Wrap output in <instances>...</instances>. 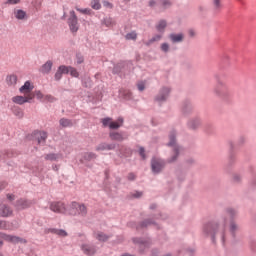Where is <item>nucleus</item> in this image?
I'll use <instances>...</instances> for the list:
<instances>
[{
    "label": "nucleus",
    "mask_w": 256,
    "mask_h": 256,
    "mask_svg": "<svg viewBox=\"0 0 256 256\" xmlns=\"http://www.w3.org/2000/svg\"><path fill=\"white\" fill-rule=\"evenodd\" d=\"M235 217H237V210L234 208L226 209L225 214L219 219L218 222H209L203 226V233L215 239V233L220 231L222 235V241H225V229L229 223V231L233 237L235 233L239 231V224L235 222Z\"/></svg>",
    "instance_id": "f257e3e1"
},
{
    "label": "nucleus",
    "mask_w": 256,
    "mask_h": 256,
    "mask_svg": "<svg viewBox=\"0 0 256 256\" xmlns=\"http://www.w3.org/2000/svg\"><path fill=\"white\" fill-rule=\"evenodd\" d=\"M213 94L221 101H229L231 99V90L229 89V85L227 82L221 80V78H217L216 86L213 89Z\"/></svg>",
    "instance_id": "f03ea898"
},
{
    "label": "nucleus",
    "mask_w": 256,
    "mask_h": 256,
    "mask_svg": "<svg viewBox=\"0 0 256 256\" xmlns=\"http://www.w3.org/2000/svg\"><path fill=\"white\" fill-rule=\"evenodd\" d=\"M68 215H81V217H85L87 215V206L72 202L68 208Z\"/></svg>",
    "instance_id": "7ed1b4c3"
},
{
    "label": "nucleus",
    "mask_w": 256,
    "mask_h": 256,
    "mask_svg": "<svg viewBox=\"0 0 256 256\" xmlns=\"http://www.w3.org/2000/svg\"><path fill=\"white\" fill-rule=\"evenodd\" d=\"M169 139L168 147H173L174 155L168 160V163H174V161H177V157H179V151H181V148L175 142V132L170 134Z\"/></svg>",
    "instance_id": "20e7f679"
},
{
    "label": "nucleus",
    "mask_w": 256,
    "mask_h": 256,
    "mask_svg": "<svg viewBox=\"0 0 256 256\" xmlns=\"http://www.w3.org/2000/svg\"><path fill=\"white\" fill-rule=\"evenodd\" d=\"M68 26L71 33H77L79 31V19L77 14L73 10L70 11V17L68 18Z\"/></svg>",
    "instance_id": "39448f33"
},
{
    "label": "nucleus",
    "mask_w": 256,
    "mask_h": 256,
    "mask_svg": "<svg viewBox=\"0 0 256 256\" xmlns=\"http://www.w3.org/2000/svg\"><path fill=\"white\" fill-rule=\"evenodd\" d=\"M0 239H3V241H7L8 243H27V241L24 238H21L19 236H13L9 235L7 233L0 232Z\"/></svg>",
    "instance_id": "423d86ee"
},
{
    "label": "nucleus",
    "mask_w": 256,
    "mask_h": 256,
    "mask_svg": "<svg viewBox=\"0 0 256 256\" xmlns=\"http://www.w3.org/2000/svg\"><path fill=\"white\" fill-rule=\"evenodd\" d=\"M35 99V94H25V96H14L12 102L16 105H25V103H31Z\"/></svg>",
    "instance_id": "0eeeda50"
},
{
    "label": "nucleus",
    "mask_w": 256,
    "mask_h": 256,
    "mask_svg": "<svg viewBox=\"0 0 256 256\" xmlns=\"http://www.w3.org/2000/svg\"><path fill=\"white\" fill-rule=\"evenodd\" d=\"M165 167V161L161 160L160 158H152L151 160V169L152 173H161L163 168Z\"/></svg>",
    "instance_id": "6e6552de"
},
{
    "label": "nucleus",
    "mask_w": 256,
    "mask_h": 256,
    "mask_svg": "<svg viewBox=\"0 0 256 256\" xmlns=\"http://www.w3.org/2000/svg\"><path fill=\"white\" fill-rule=\"evenodd\" d=\"M31 205H33V202L31 200L19 199L15 203V208L17 211H23V209H29Z\"/></svg>",
    "instance_id": "1a4fd4ad"
},
{
    "label": "nucleus",
    "mask_w": 256,
    "mask_h": 256,
    "mask_svg": "<svg viewBox=\"0 0 256 256\" xmlns=\"http://www.w3.org/2000/svg\"><path fill=\"white\" fill-rule=\"evenodd\" d=\"M50 209L54 213H67V208L63 202H52L50 204Z\"/></svg>",
    "instance_id": "9d476101"
},
{
    "label": "nucleus",
    "mask_w": 256,
    "mask_h": 256,
    "mask_svg": "<svg viewBox=\"0 0 256 256\" xmlns=\"http://www.w3.org/2000/svg\"><path fill=\"white\" fill-rule=\"evenodd\" d=\"M13 216V208L7 204H0V217H12Z\"/></svg>",
    "instance_id": "9b49d317"
},
{
    "label": "nucleus",
    "mask_w": 256,
    "mask_h": 256,
    "mask_svg": "<svg viewBox=\"0 0 256 256\" xmlns=\"http://www.w3.org/2000/svg\"><path fill=\"white\" fill-rule=\"evenodd\" d=\"M169 93H171V89H169L167 87L162 88L160 93L156 97V101H158V103L166 101L167 97H169Z\"/></svg>",
    "instance_id": "f8f14e48"
},
{
    "label": "nucleus",
    "mask_w": 256,
    "mask_h": 256,
    "mask_svg": "<svg viewBox=\"0 0 256 256\" xmlns=\"http://www.w3.org/2000/svg\"><path fill=\"white\" fill-rule=\"evenodd\" d=\"M169 39L171 43H183V40L185 39V35L183 33H179V34L171 33L169 35Z\"/></svg>",
    "instance_id": "ddd939ff"
},
{
    "label": "nucleus",
    "mask_w": 256,
    "mask_h": 256,
    "mask_svg": "<svg viewBox=\"0 0 256 256\" xmlns=\"http://www.w3.org/2000/svg\"><path fill=\"white\" fill-rule=\"evenodd\" d=\"M45 233H52L53 235H58V237H67V231L63 229L49 228L45 230Z\"/></svg>",
    "instance_id": "4468645a"
},
{
    "label": "nucleus",
    "mask_w": 256,
    "mask_h": 256,
    "mask_svg": "<svg viewBox=\"0 0 256 256\" xmlns=\"http://www.w3.org/2000/svg\"><path fill=\"white\" fill-rule=\"evenodd\" d=\"M81 249L83 253H85V255H95V253L97 252V249L95 248V246H91L89 244H83L81 246Z\"/></svg>",
    "instance_id": "2eb2a0df"
},
{
    "label": "nucleus",
    "mask_w": 256,
    "mask_h": 256,
    "mask_svg": "<svg viewBox=\"0 0 256 256\" xmlns=\"http://www.w3.org/2000/svg\"><path fill=\"white\" fill-rule=\"evenodd\" d=\"M14 17L18 21H25L27 19V12L22 9H15L14 10Z\"/></svg>",
    "instance_id": "dca6fc26"
},
{
    "label": "nucleus",
    "mask_w": 256,
    "mask_h": 256,
    "mask_svg": "<svg viewBox=\"0 0 256 256\" xmlns=\"http://www.w3.org/2000/svg\"><path fill=\"white\" fill-rule=\"evenodd\" d=\"M20 93H24V95L33 94V86H31V82L26 81L22 87L19 89Z\"/></svg>",
    "instance_id": "f3484780"
},
{
    "label": "nucleus",
    "mask_w": 256,
    "mask_h": 256,
    "mask_svg": "<svg viewBox=\"0 0 256 256\" xmlns=\"http://www.w3.org/2000/svg\"><path fill=\"white\" fill-rule=\"evenodd\" d=\"M132 241L135 245H138V247H140V249H143V247H149V240L148 239L133 238Z\"/></svg>",
    "instance_id": "a211bd4d"
},
{
    "label": "nucleus",
    "mask_w": 256,
    "mask_h": 256,
    "mask_svg": "<svg viewBox=\"0 0 256 256\" xmlns=\"http://www.w3.org/2000/svg\"><path fill=\"white\" fill-rule=\"evenodd\" d=\"M112 149H115V144L101 143L96 146V151H112Z\"/></svg>",
    "instance_id": "6ab92c4d"
},
{
    "label": "nucleus",
    "mask_w": 256,
    "mask_h": 256,
    "mask_svg": "<svg viewBox=\"0 0 256 256\" xmlns=\"http://www.w3.org/2000/svg\"><path fill=\"white\" fill-rule=\"evenodd\" d=\"M13 224L9 221L0 220V229L2 231H13Z\"/></svg>",
    "instance_id": "aec40b11"
},
{
    "label": "nucleus",
    "mask_w": 256,
    "mask_h": 256,
    "mask_svg": "<svg viewBox=\"0 0 256 256\" xmlns=\"http://www.w3.org/2000/svg\"><path fill=\"white\" fill-rule=\"evenodd\" d=\"M38 144L41 145V143H45L47 141V132L40 131L36 133Z\"/></svg>",
    "instance_id": "412c9836"
},
{
    "label": "nucleus",
    "mask_w": 256,
    "mask_h": 256,
    "mask_svg": "<svg viewBox=\"0 0 256 256\" xmlns=\"http://www.w3.org/2000/svg\"><path fill=\"white\" fill-rule=\"evenodd\" d=\"M156 29H157L158 33H165V29H167V21L160 20L158 22V25H156Z\"/></svg>",
    "instance_id": "4be33fe9"
},
{
    "label": "nucleus",
    "mask_w": 256,
    "mask_h": 256,
    "mask_svg": "<svg viewBox=\"0 0 256 256\" xmlns=\"http://www.w3.org/2000/svg\"><path fill=\"white\" fill-rule=\"evenodd\" d=\"M162 38H163V35L156 34L150 40L145 42V45H147V47H149V45H153V43H157V41H161Z\"/></svg>",
    "instance_id": "5701e85b"
},
{
    "label": "nucleus",
    "mask_w": 256,
    "mask_h": 256,
    "mask_svg": "<svg viewBox=\"0 0 256 256\" xmlns=\"http://www.w3.org/2000/svg\"><path fill=\"white\" fill-rule=\"evenodd\" d=\"M200 125H201V120H199V119L190 120V121L188 122V127H189V129L195 130V129H197Z\"/></svg>",
    "instance_id": "b1692460"
},
{
    "label": "nucleus",
    "mask_w": 256,
    "mask_h": 256,
    "mask_svg": "<svg viewBox=\"0 0 256 256\" xmlns=\"http://www.w3.org/2000/svg\"><path fill=\"white\" fill-rule=\"evenodd\" d=\"M94 237H95V239H97L98 241H102V242H105V241H107V240L109 239V236L106 235V234L103 233V232H96V233L94 234Z\"/></svg>",
    "instance_id": "393cba45"
},
{
    "label": "nucleus",
    "mask_w": 256,
    "mask_h": 256,
    "mask_svg": "<svg viewBox=\"0 0 256 256\" xmlns=\"http://www.w3.org/2000/svg\"><path fill=\"white\" fill-rule=\"evenodd\" d=\"M123 125V118H118L116 122H111L109 124V129H119Z\"/></svg>",
    "instance_id": "a878e982"
},
{
    "label": "nucleus",
    "mask_w": 256,
    "mask_h": 256,
    "mask_svg": "<svg viewBox=\"0 0 256 256\" xmlns=\"http://www.w3.org/2000/svg\"><path fill=\"white\" fill-rule=\"evenodd\" d=\"M110 139L112 141H123V135L119 132H110Z\"/></svg>",
    "instance_id": "bb28decb"
},
{
    "label": "nucleus",
    "mask_w": 256,
    "mask_h": 256,
    "mask_svg": "<svg viewBox=\"0 0 256 256\" xmlns=\"http://www.w3.org/2000/svg\"><path fill=\"white\" fill-rule=\"evenodd\" d=\"M6 83L9 86L17 85V76L16 75L7 76Z\"/></svg>",
    "instance_id": "cd10ccee"
},
{
    "label": "nucleus",
    "mask_w": 256,
    "mask_h": 256,
    "mask_svg": "<svg viewBox=\"0 0 256 256\" xmlns=\"http://www.w3.org/2000/svg\"><path fill=\"white\" fill-rule=\"evenodd\" d=\"M158 5H160L162 9H169L173 3H171V0H160Z\"/></svg>",
    "instance_id": "c85d7f7f"
},
{
    "label": "nucleus",
    "mask_w": 256,
    "mask_h": 256,
    "mask_svg": "<svg viewBox=\"0 0 256 256\" xmlns=\"http://www.w3.org/2000/svg\"><path fill=\"white\" fill-rule=\"evenodd\" d=\"M53 67V62L47 61L43 66H42V73H49Z\"/></svg>",
    "instance_id": "c756f323"
},
{
    "label": "nucleus",
    "mask_w": 256,
    "mask_h": 256,
    "mask_svg": "<svg viewBox=\"0 0 256 256\" xmlns=\"http://www.w3.org/2000/svg\"><path fill=\"white\" fill-rule=\"evenodd\" d=\"M83 157L85 161H93V159H97V154L93 152H86Z\"/></svg>",
    "instance_id": "7c9ffc66"
},
{
    "label": "nucleus",
    "mask_w": 256,
    "mask_h": 256,
    "mask_svg": "<svg viewBox=\"0 0 256 256\" xmlns=\"http://www.w3.org/2000/svg\"><path fill=\"white\" fill-rule=\"evenodd\" d=\"M13 113L16 117H18V119H23V117H24L23 110L19 107H14Z\"/></svg>",
    "instance_id": "2f4dec72"
},
{
    "label": "nucleus",
    "mask_w": 256,
    "mask_h": 256,
    "mask_svg": "<svg viewBox=\"0 0 256 256\" xmlns=\"http://www.w3.org/2000/svg\"><path fill=\"white\" fill-rule=\"evenodd\" d=\"M58 159H59V154L50 153L45 155L46 161H58Z\"/></svg>",
    "instance_id": "473e14b6"
},
{
    "label": "nucleus",
    "mask_w": 256,
    "mask_h": 256,
    "mask_svg": "<svg viewBox=\"0 0 256 256\" xmlns=\"http://www.w3.org/2000/svg\"><path fill=\"white\" fill-rule=\"evenodd\" d=\"M125 39H127V41H131V40L135 41V40H137V32L136 31H132V32L126 34Z\"/></svg>",
    "instance_id": "72a5a7b5"
},
{
    "label": "nucleus",
    "mask_w": 256,
    "mask_h": 256,
    "mask_svg": "<svg viewBox=\"0 0 256 256\" xmlns=\"http://www.w3.org/2000/svg\"><path fill=\"white\" fill-rule=\"evenodd\" d=\"M91 7H92V9L99 11V9H101V2H99V0H92Z\"/></svg>",
    "instance_id": "f704fd0d"
},
{
    "label": "nucleus",
    "mask_w": 256,
    "mask_h": 256,
    "mask_svg": "<svg viewBox=\"0 0 256 256\" xmlns=\"http://www.w3.org/2000/svg\"><path fill=\"white\" fill-rule=\"evenodd\" d=\"M60 125L62 127H71V125H73V123H71V120H69V119L62 118V119H60Z\"/></svg>",
    "instance_id": "c9c22d12"
},
{
    "label": "nucleus",
    "mask_w": 256,
    "mask_h": 256,
    "mask_svg": "<svg viewBox=\"0 0 256 256\" xmlns=\"http://www.w3.org/2000/svg\"><path fill=\"white\" fill-rule=\"evenodd\" d=\"M70 67L71 66H65V65H62V66H59V70L61 72L62 75H68L69 71H70Z\"/></svg>",
    "instance_id": "e433bc0d"
},
{
    "label": "nucleus",
    "mask_w": 256,
    "mask_h": 256,
    "mask_svg": "<svg viewBox=\"0 0 256 256\" xmlns=\"http://www.w3.org/2000/svg\"><path fill=\"white\" fill-rule=\"evenodd\" d=\"M76 11H79V13H82L83 15H91V9L89 8L81 9L76 7Z\"/></svg>",
    "instance_id": "4c0bfd02"
},
{
    "label": "nucleus",
    "mask_w": 256,
    "mask_h": 256,
    "mask_svg": "<svg viewBox=\"0 0 256 256\" xmlns=\"http://www.w3.org/2000/svg\"><path fill=\"white\" fill-rule=\"evenodd\" d=\"M69 73H70L71 77H79V72L74 67L70 66Z\"/></svg>",
    "instance_id": "58836bf2"
},
{
    "label": "nucleus",
    "mask_w": 256,
    "mask_h": 256,
    "mask_svg": "<svg viewBox=\"0 0 256 256\" xmlns=\"http://www.w3.org/2000/svg\"><path fill=\"white\" fill-rule=\"evenodd\" d=\"M242 177L239 174H234L232 176V182L233 183H241Z\"/></svg>",
    "instance_id": "ea45409f"
},
{
    "label": "nucleus",
    "mask_w": 256,
    "mask_h": 256,
    "mask_svg": "<svg viewBox=\"0 0 256 256\" xmlns=\"http://www.w3.org/2000/svg\"><path fill=\"white\" fill-rule=\"evenodd\" d=\"M214 10L219 11L221 9V0H213Z\"/></svg>",
    "instance_id": "a19ab883"
},
{
    "label": "nucleus",
    "mask_w": 256,
    "mask_h": 256,
    "mask_svg": "<svg viewBox=\"0 0 256 256\" xmlns=\"http://www.w3.org/2000/svg\"><path fill=\"white\" fill-rule=\"evenodd\" d=\"M34 97H36V99H45V96L43 95V93L39 90H36L33 93Z\"/></svg>",
    "instance_id": "79ce46f5"
},
{
    "label": "nucleus",
    "mask_w": 256,
    "mask_h": 256,
    "mask_svg": "<svg viewBox=\"0 0 256 256\" xmlns=\"http://www.w3.org/2000/svg\"><path fill=\"white\" fill-rule=\"evenodd\" d=\"M44 101H47L48 103H55L56 99L52 95H46L44 97Z\"/></svg>",
    "instance_id": "37998d69"
},
{
    "label": "nucleus",
    "mask_w": 256,
    "mask_h": 256,
    "mask_svg": "<svg viewBox=\"0 0 256 256\" xmlns=\"http://www.w3.org/2000/svg\"><path fill=\"white\" fill-rule=\"evenodd\" d=\"M112 119L111 118H104L102 120V125H104V127H109V125H111Z\"/></svg>",
    "instance_id": "c03bdc74"
},
{
    "label": "nucleus",
    "mask_w": 256,
    "mask_h": 256,
    "mask_svg": "<svg viewBox=\"0 0 256 256\" xmlns=\"http://www.w3.org/2000/svg\"><path fill=\"white\" fill-rule=\"evenodd\" d=\"M161 51H163L164 53H168L169 52V44L162 43L161 44Z\"/></svg>",
    "instance_id": "a18cd8bd"
},
{
    "label": "nucleus",
    "mask_w": 256,
    "mask_h": 256,
    "mask_svg": "<svg viewBox=\"0 0 256 256\" xmlns=\"http://www.w3.org/2000/svg\"><path fill=\"white\" fill-rule=\"evenodd\" d=\"M137 87H138V90L145 91V82L144 81L138 82Z\"/></svg>",
    "instance_id": "49530a36"
},
{
    "label": "nucleus",
    "mask_w": 256,
    "mask_h": 256,
    "mask_svg": "<svg viewBox=\"0 0 256 256\" xmlns=\"http://www.w3.org/2000/svg\"><path fill=\"white\" fill-rule=\"evenodd\" d=\"M7 5H19L21 3V0H7Z\"/></svg>",
    "instance_id": "de8ad7c7"
},
{
    "label": "nucleus",
    "mask_w": 256,
    "mask_h": 256,
    "mask_svg": "<svg viewBox=\"0 0 256 256\" xmlns=\"http://www.w3.org/2000/svg\"><path fill=\"white\" fill-rule=\"evenodd\" d=\"M63 77V74L60 72L59 68L57 72L55 73V79L56 81H60V79Z\"/></svg>",
    "instance_id": "09e8293b"
},
{
    "label": "nucleus",
    "mask_w": 256,
    "mask_h": 256,
    "mask_svg": "<svg viewBox=\"0 0 256 256\" xmlns=\"http://www.w3.org/2000/svg\"><path fill=\"white\" fill-rule=\"evenodd\" d=\"M139 154H140V156L142 157V159H146V156H145V148L140 147V149H139Z\"/></svg>",
    "instance_id": "8fccbe9b"
},
{
    "label": "nucleus",
    "mask_w": 256,
    "mask_h": 256,
    "mask_svg": "<svg viewBox=\"0 0 256 256\" xmlns=\"http://www.w3.org/2000/svg\"><path fill=\"white\" fill-rule=\"evenodd\" d=\"M137 176H135L134 173H129L128 174V181H135Z\"/></svg>",
    "instance_id": "3c124183"
},
{
    "label": "nucleus",
    "mask_w": 256,
    "mask_h": 256,
    "mask_svg": "<svg viewBox=\"0 0 256 256\" xmlns=\"http://www.w3.org/2000/svg\"><path fill=\"white\" fill-rule=\"evenodd\" d=\"M132 197H135V199H139V197H143V192H136L132 194Z\"/></svg>",
    "instance_id": "603ef678"
},
{
    "label": "nucleus",
    "mask_w": 256,
    "mask_h": 256,
    "mask_svg": "<svg viewBox=\"0 0 256 256\" xmlns=\"http://www.w3.org/2000/svg\"><path fill=\"white\" fill-rule=\"evenodd\" d=\"M123 95H124L125 99H131V92L129 90L124 91Z\"/></svg>",
    "instance_id": "864d4df0"
},
{
    "label": "nucleus",
    "mask_w": 256,
    "mask_h": 256,
    "mask_svg": "<svg viewBox=\"0 0 256 256\" xmlns=\"http://www.w3.org/2000/svg\"><path fill=\"white\" fill-rule=\"evenodd\" d=\"M83 61H85L84 58H83V56L78 55V56H77V64H78V65H81V63H83Z\"/></svg>",
    "instance_id": "5fc2aeb1"
},
{
    "label": "nucleus",
    "mask_w": 256,
    "mask_h": 256,
    "mask_svg": "<svg viewBox=\"0 0 256 256\" xmlns=\"http://www.w3.org/2000/svg\"><path fill=\"white\" fill-rule=\"evenodd\" d=\"M151 223H153V222H151L149 220H146V221L141 223L140 227H147V225H151Z\"/></svg>",
    "instance_id": "6e6d98bb"
},
{
    "label": "nucleus",
    "mask_w": 256,
    "mask_h": 256,
    "mask_svg": "<svg viewBox=\"0 0 256 256\" xmlns=\"http://www.w3.org/2000/svg\"><path fill=\"white\" fill-rule=\"evenodd\" d=\"M104 23L107 27H110V25L112 24V20L109 18V19H105L104 20Z\"/></svg>",
    "instance_id": "4d7b16f0"
},
{
    "label": "nucleus",
    "mask_w": 256,
    "mask_h": 256,
    "mask_svg": "<svg viewBox=\"0 0 256 256\" xmlns=\"http://www.w3.org/2000/svg\"><path fill=\"white\" fill-rule=\"evenodd\" d=\"M156 5H157V1H155V0L149 1V7H155Z\"/></svg>",
    "instance_id": "13d9d810"
},
{
    "label": "nucleus",
    "mask_w": 256,
    "mask_h": 256,
    "mask_svg": "<svg viewBox=\"0 0 256 256\" xmlns=\"http://www.w3.org/2000/svg\"><path fill=\"white\" fill-rule=\"evenodd\" d=\"M7 199H9V201H15V195H13V194H8V195H7Z\"/></svg>",
    "instance_id": "bf43d9fd"
},
{
    "label": "nucleus",
    "mask_w": 256,
    "mask_h": 256,
    "mask_svg": "<svg viewBox=\"0 0 256 256\" xmlns=\"http://www.w3.org/2000/svg\"><path fill=\"white\" fill-rule=\"evenodd\" d=\"M188 34H189V37H195V30L190 29V30L188 31Z\"/></svg>",
    "instance_id": "052dcab7"
},
{
    "label": "nucleus",
    "mask_w": 256,
    "mask_h": 256,
    "mask_svg": "<svg viewBox=\"0 0 256 256\" xmlns=\"http://www.w3.org/2000/svg\"><path fill=\"white\" fill-rule=\"evenodd\" d=\"M104 7H113V5L107 1L104 2Z\"/></svg>",
    "instance_id": "680f3d73"
},
{
    "label": "nucleus",
    "mask_w": 256,
    "mask_h": 256,
    "mask_svg": "<svg viewBox=\"0 0 256 256\" xmlns=\"http://www.w3.org/2000/svg\"><path fill=\"white\" fill-rule=\"evenodd\" d=\"M223 59H226V61H229V55L225 54V55L223 56Z\"/></svg>",
    "instance_id": "e2e57ef3"
},
{
    "label": "nucleus",
    "mask_w": 256,
    "mask_h": 256,
    "mask_svg": "<svg viewBox=\"0 0 256 256\" xmlns=\"http://www.w3.org/2000/svg\"><path fill=\"white\" fill-rule=\"evenodd\" d=\"M0 247H3V240H0Z\"/></svg>",
    "instance_id": "0e129e2a"
},
{
    "label": "nucleus",
    "mask_w": 256,
    "mask_h": 256,
    "mask_svg": "<svg viewBox=\"0 0 256 256\" xmlns=\"http://www.w3.org/2000/svg\"><path fill=\"white\" fill-rule=\"evenodd\" d=\"M151 209H155V206L152 205V206H151Z\"/></svg>",
    "instance_id": "69168bd1"
},
{
    "label": "nucleus",
    "mask_w": 256,
    "mask_h": 256,
    "mask_svg": "<svg viewBox=\"0 0 256 256\" xmlns=\"http://www.w3.org/2000/svg\"><path fill=\"white\" fill-rule=\"evenodd\" d=\"M0 256H3V254H2V253H0Z\"/></svg>",
    "instance_id": "338daca9"
}]
</instances>
